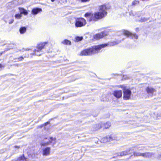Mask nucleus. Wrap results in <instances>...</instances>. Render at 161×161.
Instances as JSON below:
<instances>
[{"mask_svg":"<svg viewBox=\"0 0 161 161\" xmlns=\"http://www.w3.org/2000/svg\"><path fill=\"white\" fill-rule=\"evenodd\" d=\"M113 95L116 98H119L122 97V91L121 90L114 91L113 92Z\"/></svg>","mask_w":161,"mask_h":161,"instance_id":"nucleus-9","label":"nucleus"},{"mask_svg":"<svg viewBox=\"0 0 161 161\" xmlns=\"http://www.w3.org/2000/svg\"><path fill=\"white\" fill-rule=\"evenodd\" d=\"M107 9L106 6L105 4L99 6L98 12L94 13L87 12L84 14V16L89 22H96L104 18L107 15Z\"/></svg>","mask_w":161,"mask_h":161,"instance_id":"nucleus-1","label":"nucleus"},{"mask_svg":"<svg viewBox=\"0 0 161 161\" xmlns=\"http://www.w3.org/2000/svg\"><path fill=\"white\" fill-rule=\"evenodd\" d=\"M108 43H104L97 45H94L83 50L80 52V56H91L100 52V50L103 48L108 46Z\"/></svg>","mask_w":161,"mask_h":161,"instance_id":"nucleus-2","label":"nucleus"},{"mask_svg":"<svg viewBox=\"0 0 161 161\" xmlns=\"http://www.w3.org/2000/svg\"><path fill=\"white\" fill-rule=\"evenodd\" d=\"M102 128L103 130L108 129L111 126V123L109 121H107L105 123H101Z\"/></svg>","mask_w":161,"mask_h":161,"instance_id":"nucleus-10","label":"nucleus"},{"mask_svg":"<svg viewBox=\"0 0 161 161\" xmlns=\"http://www.w3.org/2000/svg\"><path fill=\"white\" fill-rule=\"evenodd\" d=\"M62 43L65 45H70L71 44L70 41L67 39H64L62 42Z\"/></svg>","mask_w":161,"mask_h":161,"instance_id":"nucleus-18","label":"nucleus"},{"mask_svg":"<svg viewBox=\"0 0 161 161\" xmlns=\"http://www.w3.org/2000/svg\"><path fill=\"white\" fill-rule=\"evenodd\" d=\"M106 36V34L103 32L97 33L93 36V39L94 40H97L103 38Z\"/></svg>","mask_w":161,"mask_h":161,"instance_id":"nucleus-6","label":"nucleus"},{"mask_svg":"<svg viewBox=\"0 0 161 161\" xmlns=\"http://www.w3.org/2000/svg\"><path fill=\"white\" fill-rule=\"evenodd\" d=\"M52 119H52V118L50 119L49 120V121H47V122H45V123H44V124H43V125L44 126H46L47 125L49 124H50V121Z\"/></svg>","mask_w":161,"mask_h":161,"instance_id":"nucleus-27","label":"nucleus"},{"mask_svg":"<svg viewBox=\"0 0 161 161\" xmlns=\"http://www.w3.org/2000/svg\"><path fill=\"white\" fill-rule=\"evenodd\" d=\"M42 9L41 8H35L32 9L31 10V13L33 14L36 15L42 12Z\"/></svg>","mask_w":161,"mask_h":161,"instance_id":"nucleus-12","label":"nucleus"},{"mask_svg":"<svg viewBox=\"0 0 161 161\" xmlns=\"http://www.w3.org/2000/svg\"><path fill=\"white\" fill-rule=\"evenodd\" d=\"M138 36L136 33H131L130 37L131 39H137L138 38Z\"/></svg>","mask_w":161,"mask_h":161,"instance_id":"nucleus-19","label":"nucleus"},{"mask_svg":"<svg viewBox=\"0 0 161 161\" xmlns=\"http://www.w3.org/2000/svg\"><path fill=\"white\" fill-rule=\"evenodd\" d=\"M3 53V52H2L0 53V56L2 55Z\"/></svg>","mask_w":161,"mask_h":161,"instance_id":"nucleus-36","label":"nucleus"},{"mask_svg":"<svg viewBox=\"0 0 161 161\" xmlns=\"http://www.w3.org/2000/svg\"><path fill=\"white\" fill-rule=\"evenodd\" d=\"M18 9L19 11L20 14L21 15L23 14L25 15H27L28 14L27 11L23 8L19 7Z\"/></svg>","mask_w":161,"mask_h":161,"instance_id":"nucleus-14","label":"nucleus"},{"mask_svg":"<svg viewBox=\"0 0 161 161\" xmlns=\"http://www.w3.org/2000/svg\"><path fill=\"white\" fill-rule=\"evenodd\" d=\"M86 24V20L83 18L80 17L75 19V27L78 28L84 26Z\"/></svg>","mask_w":161,"mask_h":161,"instance_id":"nucleus-4","label":"nucleus"},{"mask_svg":"<svg viewBox=\"0 0 161 161\" xmlns=\"http://www.w3.org/2000/svg\"><path fill=\"white\" fill-rule=\"evenodd\" d=\"M122 33L125 36H126L127 37H130L131 34V32L130 31L125 30H122Z\"/></svg>","mask_w":161,"mask_h":161,"instance_id":"nucleus-15","label":"nucleus"},{"mask_svg":"<svg viewBox=\"0 0 161 161\" xmlns=\"http://www.w3.org/2000/svg\"><path fill=\"white\" fill-rule=\"evenodd\" d=\"M24 59V58L22 56L19 57L18 58L16 59L17 60L16 61V62H19V61H22V60H23Z\"/></svg>","mask_w":161,"mask_h":161,"instance_id":"nucleus-25","label":"nucleus"},{"mask_svg":"<svg viewBox=\"0 0 161 161\" xmlns=\"http://www.w3.org/2000/svg\"><path fill=\"white\" fill-rule=\"evenodd\" d=\"M140 2L138 0H134L131 3V6H135L139 3Z\"/></svg>","mask_w":161,"mask_h":161,"instance_id":"nucleus-22","label":"nucleus"},{"mask_svg":"<svg viewBox=\"0 0 161 161\" xmlns=\"http://www.w3.org/2000/svg\"><path fill=\"white\" fill-rule=\"evenodd\" d=\"M49 144V143L48 142H42L41 143V146H45Z\"/></svg>","mask_w":161,"mask_h":161,"instance_id":"nucleus-28","label":"nucleus"},{"mask_svg":"<svg viewBox=\"0 0 161 161\" xmlns=\"http://www.w3.org/2000/svg\"><path fill=\"white\" fill-rule=\"evenodd\" d=\"M136 31H138L139 30V28H136Z\"/></svg>","mask_w":161,"mask_h":161,"instance_id":"nucleus-35","label":"nucleus"},{"mask_svg":"<svg viewBox=\"0 0 161 161\" xmlns=\"http://www.w3.org/2000/svg\"><path fill=\"white\" fill-rule=\"evenodd\" d=\"M4 67V66L2 64H0V70L2 69V68H3Z\"/></svg>","mask_w":161,"mask_h":161,"instance_id":"nucleus-33","label":"nucleus"},{"mask_svg":"<svg viewBox=\"0 0 161 161\" xmlns=\"http://www.w3.org/2000/svg\"><path fill=\"white\" fill-rule=\"evenodd\" d=\"M133 154L134 156H140V153H137L136 152H133Z\"/></svg>","mask_w":161,"mask_h":161,"instance_id":"nucleus-26","label":"nucleus"},{"mask_svg":"<svg viewBox=\"0 0 161 161\" xmlns=\"http://www.w3.org/2000/svg\"><path fill=\"white\" fill-rule=\"evenodd\" d=\"M40 54L37 55L39 56H40Z\"/></svg>","mask_w":161,"mask_h":161,"instance_id":"nucleus-38","label":"nucleus"},{"mask_svg":"<svg viewBox=\"0 0 161 161\" xmlns=\"http://www.w3.org/2000/svg\"><path fill=\"white\" fill-rule=\"evenodd\" d=\"M44 126L43 124H41V125H40L37 127V128H42Z\"/></svg>","mask_w":161,"mask_h":161,"instance_id":"nucleus-32","label":"nucleus"},{"mask_svg":"<svg viewBox=\"0 0 161 161\" xmlns=\"http://www.w3.org/2000/svg\"><path fill=\"white\" fill-rule=\"evenodd\" d=\"M132 150L131 148H129L125 151L121 152L120 153V156H123L130 154L131 153V152Z\"/></svg>","mask_w":161,"mask_h":161,"instance_id":"nucleus-8","label":"nucleus"},{"mask_svg":"<svg viewBox=\"0 0 161 161\" xmlns=\"http://www.w3.org/2000/svg\"><path fill=\"white\" fill-rule=\"evenodd\" d=\"M14 22V19H12L10 21H9V24H11Z\"/></svg>","mask_w":161,"mask_h":161,"instance_id":"nucleus-31","label":"nucleus"},{"mask_svg":"<svg viewBox=\"0 0 161 161\" xmlns=\"http://www.w3.org/2000/svg\"><path fill=\"white\" fill-rule=\"evenodd\" d=\"M22 17V15L20 14H15V17L16 19H20Z\"/></svg>","mask_w":161,"mask_h":161,"instance_id":"nucleus-24","label":"nucleus"},{"mask_svg":"<svg viewBox=\"0 0 161 161\" xmlns=\"http://www.w3.org/2000/svg\"><path fill=\"white\" fill-rule=\"evenodd\" d=\"M152 154L149 152H146L144 153H140V156H142L144 157H151Z\"/></svg>","mask_w":161,"mask_h":161,"instance_id":"nucleus-16","label":"nucleus"},{"mask_svg":"<svg viewBox=\"0 0 161 161\" xmlns=\"http://www.w3.org/2000/svg\"><path fill=\"white\" fill-rule=\"evenodd\" d=\"M50 147H47L42 150V154L43 155H48L50 154Z\"/></svg>","mask_w":161,"mask_h":161,"instance_id":"nucleus-11","label":"nucleus"},{"mask_svg":"<svg viewBox=\"0 0 161 161\" xmlns=\"http://www.w3.org/2000/svg\"><path fill=\"white\" fill-rule=\"evenodd\" d=\"M147 19L145 18H142L140 20V21L142 22H144V21H147Z\"/></svg>","mask_w":161,"mask_h":161,"instance_id":"nucleus-30","label":"nucleus"},{"mask_svg":"<svg viewBox=\"0 0 161 161\" xmlns=\"http://www.w3.org/2000/svg\"><path fill=\"white\" fill-rule=\"evenodd\" d=\"M83 39L82 36H76L75 38V41L76 42H79L82 40Z\"/></svg>","mask_w":161,"mask_h":161,"instance_id":"nucleus-23","label":"nucleus"},{"mask_svg":"<svg viewBox=\"0 0 161 161\" xmlns=\"http://www.w3.org/2000/svg\"><path fill=\"white\" fill-rule=\"evenodd\" d=\"M119 87L122 89L123 92V98L125 100H128L130 98L131 91L129 89L124 85H120Z\"/></svg>","mask_w":161,"mask_h":161,"instance_id":"nucleus-3","label":"nucleus"},{"mask_svg":"<svg viewBox=\"0 0 161 161\" xmlns=\"http://www.w3.org/2000/svg\"><path fill=\"white\" fill-rule=\"evenodd\" d=\"M117 44V43H116L115 42H111L110 44V46H114L115 45H116Z\"/></svg>","mask_w":161,"mask_h":161,"instance_id":"nucleus-29","label":"nucleus"},{"mask_svg":"<svg viewBox=\"0 0 161 161\" xmlns=\"http://www.w3.org/2000/svg\"><path fill=\"white\" fill-rule=\"evenodd\" d=\"M47 43V42H43L40 43L37 45L36 47L37 49H35L34 50V52L33 54L34 55H37L36 53L37 52H39L42 49L45 48V45Z\"/></svg>","mask_w":161,"mask_h":161,"instance_id":"nucleus-5","label":"nucleus"},{"mask_svg":"<svg viewBox=\"0 0 161 161\" xmlns=\"http://www.w3.org/2000/svg\"><path fill=\"white\" fill-rule=\"evenodd\" d=\"M26 158L25 157L24 154H23L21 156H20L18 158L17 160L19 161H21L22 160H26Z\"/></svg>","mask_w":161,"mask_h":161,"instance_id":"nucleus-20","label":"nucleus"},{"mask_svg":"<svg viewBox=\"0 0 161 161\" xmlns=\"http://www.w3.org/2000/svg\"><path fill=\"white\" fill-rule=\"evenodd\" d=\"M52 2H53L55 1V0H51Z\"/></svg>","mask_w":161,"mask_h":161,"instance_id":"nucleus-37","label":"nucleus"},{"mask_svg":"<svg viewBox=\"0 0 161 161\" xmlns=\"http://www.w3.org/2000/svg\"><path fill=\"white\" fill-rule=\"evenodd\" d=\"M102 126L101 123H99L95 124L93 127V130L97 131L99 130L102 128Z\"/></svg>","mask_w":161,"mask_h":161,"instance_id":"nucleus-13","label":"nucleus"},{"mask_svg":"<svg viewBox=\"0 0 161 161\" xmlns=\"http://www.w3.org/2000/svg\"><path fill=\"white\" fill-rule=\"evenodd\" d=\"M14 147L15 148H19L20 147V146H14Z\"/></svg>","mask_w":161,"mask_h":161,"instance_id":"nucleus-34","label":"nucleus"},{"mask_svg":"<svg viewBox=\"0 0 161 161\" xmlns=\"http://www.w3.org/2000/svg\"><path fill=\"white\" fill-rule=\"evenodd\" d=\"M147 93L149 95L152 96L153 95V93L156 92V90L152 87L147 86L145 89Z\"/></svg>","mask_w":161,"mask_h":161,"instance_id":"nucleus-7","label":"nucleus"},{"mask_svg":"<svg viewBox=\"0 0 161 161\" xmlns=\"http://www.w3.org/2000/svg\"><path fill=\"white\" fill-rule=\"evenodd\" d=\"M56 138H53V137H50L49 139V141L47 142L49 143V144L51 143H53L54 144L56 143Z\"/></svg>","mask_w":161,"mask_h":161,"instance_id":"nucleus-17","label":"nucleus"},{"mask_svg":"<svg viewBox=\"0 0 161 161\" xmlns=\"http://www.w3.org/2000/svg\"><path fill=\"white\" fill-rule=\"evenodd\" d=\"M19 31L21 34H23L26 31V29L25 27H22L20 28Z\"/></svg>","mask_w":161,"mask_h":161,"instance_id":"nucleus-21","label":"nucleus"}]
</instances>
